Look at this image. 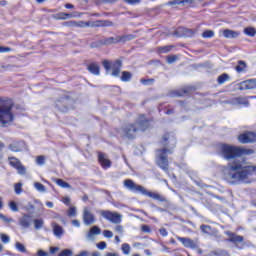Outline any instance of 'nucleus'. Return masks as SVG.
Masks as SVG:
<instances>
[{
	"label": "nucleus",
	"instance_id": "nucleus-64",
	"mask_svg": "<svg viewBox=\"0 0 256 256\" xmlns=\"http://www.w3.org/2000/svg\"><path fill=\"white\" fill-rule=\"evenodd\" d=\"M217 255L229 256V252H227V250H220L217 252Z\"/></svg>",
	"mask_w": 256,
	"mask_h": 256
},
{
	"label": "nucleus",
	"instance_id": "nucleus-60",
	"mask_svg": "<svg viewBox=\"0 0 256 256\" xmlns=\"http://www.w3.org/2000/svg\"><path fill=\"white\" fill-rule=\"evenodd\" d=\"M11 51V48L0 46V53H9Z\"/></svg>",
	"mask_w": 256,
	"mask_h": 256
},
{
	"label": "nucleus",
	"instance_id": "nucleus-54",
	"mask_svg": "<svg viewBox=\"0 0 256 256\" xmlns=\"http://www.w3.org/2000/svg\"><path fill=\"white\" fill-rule=\"evenodd\" d=\"M175 61H177L176 55L168 56L167 63L171 64V63H175Z\"/></svg>",
	"mask_w": 256,
	"mask_h": 256
},
{
	"label": "nucleus",
	"instance_id": "nucleus-1",
	"mask_svg": "<svg viewBox=\"0 0 256 256\" xmlns=\"http://www.w3.org/2000/svg\"><path fill=\"white\" fill-rule=\"evenodd\" d=\"M256 176V166L247 162H236L228 165V173L225 180L229 185H241V183H251V178Z\"/></svg>",
	"mask_w": 256,
	"mask_h": 256
},
{
	"label": "nucleus",
	"instance_id": "nucleus-41",
	"mask_svg": "<svg viewBox=\"0 0 256 256\" xmlns=\"http://www.w3.org/2000/svg\"><path fill=\"white\" fill-rule=\"evenodd\" d=\"M172 48L173 46L171 45L158 47V53H169V51H171Z\"/></svg>",
	"mask_w": 256,
	"mask_h": 256
},
{
	"label": "nucleus",
	"instance_id": "nucleus-55",
	"mask_svg": "<svg viewBox=\"0 0 256 256\" xmlns=\"http://www.w3.org/2000/svg\"><path fill=\"white\" fill-rule=\"evenodd\" d=\"M193 0H181L182 7H187L188 5H192Z\"/></svg>",
	"mask_w": 256,
	"mask_h": 256
},
{
	"label": "nucleus",
	"instance_id": "nucleus-16",
	"mask_svg": "<svg viewBox=\"0 0 256 256\" xmlns=\"http://www.w3.org/2000/svg\"><path fill=\"white\" fill-rule=\"evenodd\" d=\"M18 221L19 225H21L23 229H29V227H31V223H33V218L29 214H24Z\"/></svg>",
	"mask_w": 256,
	"mask_h": 256
},
{
	"label": "nucleus",
	"instance_id": "nucleus-40",
	"mask_svg": "<svg viewBox=\"0 0 256 256\" xmlns=\"http://www.w3.org/2000/svg\"><path fill=\"white\" fill-rule=\"evenodd\" d=\"M67 215L68 217H77V208L75 206H71L68 209Z\"/></svg>",
	"mask_w": 256,
	"mask_h": 256
},
{
	"label": "nucleus",
	"instance_id": "nucleus-3",
	"mask_svg": "<svg viewBox=\"0 0 256 256\" xmlns=\"http://www.w3.org/2000/svg\"><path fill=\"white\" fill-rule=\"evenodd\" d=\"M220 152L226 161H231V159L241 157L242 155H253L255 153L253 149L231 146L229 144H222L220 146Z\"/></svg>",
	"mask_w": 256,
	"mask_h": 256
},
{
	"label": "nucleus",
	"instance_id": "nucleus-56",
	"mask_svg": "<svg viewBox=\"0 0 256 256\" xmlns=\"http://www.w3.org/2000/svg\"><path fill=\"white\" fill-rule=\"evenodd\" d=\"M37 256H49V253L44 251L43 249H39L36 253Z\"/></svg>",
	"mask_w": 256,
	"mask_h": 256
},
{
	"label": "nucleus",
	"instance_id": "nucleus-61",
	"mask_svg": "<svg viewBox=\"0 0 256 256\" xmlns=\"http://www.w3.org/2000/svg\"><path fill=\"white\" fill-rule=\"evenodd\" d=\"M141 231H143V233H151V228L147 225H142Z\"/></svg>",
	"mask_w": 256,
	"mask_h": 256
},
{
	"label": "nucleus",
	"instance_id": "nucleus-6",
	"mask_svg": "<svg viewBox=\"0 0 256 256\" xmlns=\"http://www.w3.org/2000/svg\"><path fill=\"white\" fill-rule=\"evenodd\" d=\"M99 215L106 219V221H110V223H114L115 225H119L121 223L122 216L117 212H111L109 210H99Z\"/></svg>",
	"mask_w": 256,
	"mask_h": 256
},
{
	"label": "nucleus",
	"instance_id": "nucleus-22",
	"mask_svg": "<svg viewBox=\"0 0 256 256\" xmlns=\"http://www.w3.org/2000/svg\"><path fill=\"white\" fill-rule=\"evenodd\" d=\"M191 91V87H185L180 90H173L169 93L170 97H183V95H187Z\"/></svg>",
	"mask_w": 256,
	"mask_h": 256
},
{
	"label": "nucleus",
	"instance_id": "nucleus-27",
	"mask_svg": "<svg viewBox=\"0 0 256 256\" xmlns=\"http://www.w3.org/2000/svg\"><path fill=\"white\" fill-rule=\"evenodd\" d=\"M53 233L55 237H58V239H61V237H63V227H61L59 224H54Z\"/></svg>",
	"mask_w": 256,
	"mask_h": 256
},
{
	"label": "nucleus",
	"instance_id": "nucleus-23",
	"mask_svg": "<svg viewBox=\"0 0 256 256\" xmlns=\"http://www.w3.org/2000/svg\"><path fill=\"white\" fill-rule=\"evenodd\" d=\"M87 69L89 71V73H91L92 75H96L99 76L101 75V67L99 66V64L92 62L87 66Z\"/></svg>",
	"mask_w": 256,
	"mask_h": 256
},
{
	"label": "nucleus",
	"instance_id": "nucleus-34",
	"mask_svg": "<svg viewBox=\"0 0 256 256\" xmlns=\"http://www.w3.org/2000/svg\"><path fill=\"white\" fill-rule=\"evenodd\" d=\"M244 34L247 35L248 37H255L256 30L253 27H247L244 29Z\"/></svg>",
	"mask_w": 256,
	"mask_h": 256
},
{
	"label": "nucleus",
	"instance_id": "nucleus-18",
	"mask_svg": "<svg viewBox=\"0 0 256 256\" xmlns=\"http://www.w3.org/2000/svg\"><path fill=\"white\" fill-rule=\"evenodd\" d=\"M230 105H245L249 107V100L246 97H236L227 101Z\"/></svg>",
	"mask_w": 256,
	"mask_h": 256
},
{
	"label": "nucleus",
	"instance_id": "nucleus-30",
	"mask_svg": "<svg viewBox=\"0 0 256 256\" xmlns=\"http://www.w3.org/2000/svg\"><path fill=\"white\" fill-rule=\"evenodd\" d=\"M131 77H133V74H131V72L123 71L120 79L124 83H128V81H131Z\"/></svg>",
	"mask_w": 256,
	"mask_h": 256
},
{
	"label": "nucleus",
	"instance_id": "nucleus-53",
	"mask_svg": "<svg viewBox=\"0 0 256 256\" xmlns=\"http://www.w3.org/2000/svg\"><path fill=\"white\" fill-rule=\"evenodd\" d=\"M124 3H127L128 5H137L141 3V0H124Z\"/></svg>",
	"mask_w": 256,
	"mask_h": 256
},
{
	"label": "nucleus",
	"instance_id": "nucleus-12",
	"mask_svg": "<svg viewBox=\"0 0 256 256\" xmlns=\"http://www.w3.org/2000/svg\"><path fill=\"white\" fill-rule=\"evenodd\" d=\"M238 141L243 144L255 143L256 134L254 132H245L238 136Z\"/></svg>",
	"mask_w": 256,
	"mask_h": 256
},
{
	"label": "nucleus",
	"instance_id": "nucleus-25",
	"mask_svg": "<svg viewBox=\"0 0 256 256\" xmlns=\"http://www.w3.org/2000/svg\"><path fill=\"white\" fill-rule=\"evenodd\" d=\"M240 33L238 31L235 30H231V29H225L223 31V36L226 39H237V37H239Z\"/></svg>",
	"mask_w": 256,
	"mask_h": 256
},
{
	"label": "nucleus",
	"instance_id": "nucleus-42",
	"mask_svg": "<svg viewBox=\"0 0 256 256\" xmlns=\"http://www.w3.org/2000/svg\"><path fill=\"white\" fill-rule=\"evenodd\" d=\"M34 227H35L36 231H39V229H42L43 228V220L35 219L34 220Z\"/></svg>",
	"mask_w": 256,
	"mask_h": 256
},
{
	"label": "nucleus",
	"instance_id": "nucleus-36",
	"mask_svg": "<svg viewBox=\"0 0 256 256\" xmlns=\"http://www.w3.org/2000/svg\"><path fill=\"white\" fill-rule=\"evenodd\" d=\"M203 39H211L212 37H215V32L212 30H206L202 33Z\"/></svg>",
	"mask_w": 256,
	"mask_h": 256
},
{
	"label": "nucleus",
	"instance_id": "nucleus-63",
	"mask_svg": "<svg viewBox=\"0 0 256 256\" xmlns=\"http://www.w3.org/2000/svg\"><path fill=\"white\" fill-rule=\"evenodd\" d=\"M104 20H97L92 27H103Z\"/></svg>",
	"mask_w": 256,
	"mask_h": 256
},
{
	"label": "nucleus",
	"instance_id": "nucleus-33",
	"mask_svg": "<svg viewBox=\"0 0 256 256\" xmlns=\"http://www.w3.org/2000/svg\"><path fill=\"white\" fill-rule=\"evenodd\" d=\"M217 81H218V85H223L224 83H227V81H229V74L224 73L220 75Z\"/></svg>",
	"mask_w": 256,
	"mask_h": 256
},
{
	"label": "nucleus",
	"instance_id": "nucleus-50",
	"mask_svg": "<svg viewBox=\"0 0 256 256\" xmlns=\"http://www.w3.org/2000/svg\"><path fill=\"white\" fill-rule=\"evenodd\" d=\"M1 241L2 243L7 244L9 241H11V238H9L7 234H1Z\"/></svg>",
	"mask_w": 256,
	"mask_h": 256
},
{
	"label": "nucleus",
	"instance_id": "nucleus-37",
	"mask_svg": "<svg viewBox=\"0 0 256 256\" xmlns=\"http://www.w3.org/2000/svg\"><path fill=\"white\" fill-rule=\"evenodd\" d=\"M121 250L124 255H129V253H131V246L127 243H124L121 246Z\"/></svg>",
	"mask_w": 256,
	"mask_h": 256
},
{
	"label": "nucleus",
	"instance_id": "nucleus-21",
	"mask_svg": "<svg viewBox=\"0 0 256 256\" xmlns=\"http://www.w3.org/2000/svg\"><path fill=\"white\" fill-rule=\"evenodd\" d=\"M95 235H101V228H99V226H92L88 231L86 237L90 241H93L95 239Z\"/></svg>",
	"mask_w": 256,
	"mask_h": 256
},
{
	"label": "nucleus",
	"instance_id": "nucleus-5",
	"mask_svg": "<svg viewBox=\"0 0 256 256\" xmlns=\"http://www.w3.org/2000/svg\"><path fill=\"white\" fill-rule=\"evenodd\" d=\"M102 65L107 73L112 70V77H119L121 73V67H123V62L121 60H116L111 64V62H109L108 60H104L102 62Z\"/></svg>",
	"mask_w": 256,
	"mask_h": 256
},
{
	"label": "nucleus",
	"instance_id": "nucleus-19",
	"mask_svg": "<svg viewBox=\"0 0 256 256\" xmlns=\"http://www.w3.org/2000/svg\"><path fill=\"white\" fill-rule=\"evenodd\" d=\"M117 41H119V38L109 37V38H105L103 40H100L98 42V45H96L95 43H92L91 47L95 48V47H99L101 45H113V43H117Z\"/></svg>",
	"mask_w": 256,
	"mask_h": 256
},
{
	"label": "nucleus",
	"instance_id": "nucleus-32",
	"mask_svg": "<svg viewBox=\"0 0 256 256\" xmlns=\"http://www.w3.org/2000/svg\"><path fill=\"white\" fill-rule=\"evenodd\" d=\"M56 184L59 187H62V189H71V184L67 183L66 181H64L63 179H56Z\"/></svg>",
	"mask_w": 256,
	"mask_h": 256
},
{
	"label": "nucleus",
	"instance_id": "nucleus-46",
	"mask_svg": "<svg viewBox=\"0 0 256 256\" xmlns=\"http://www.w3.org/2000/svg\"><path fill=\"white\" fill-rule=\"evenodd\" d=\"M58 256H73V251L70 249H64L58 254Z\"/></svg>",
	"mask_w": 256,
	"mask_h": 256
},
{
	"label": "nucleus",
	"instance_id": "nucleus-59",
	"mask_svg": "<svg viewBox=\"0 0 256 256\" xmlns=\"http://www.w3.org/2000/svg\"><path fill=\"white\" fill-rule=\"evenodd\" d=\"M2 69H5V71H13V69H15V66L7 64V65H3Z\"/></svg>",
	"mask_w": 256,
	"mask_h": 256
},
{
	"label": "nucleus",
	"instance_id": "nucleus-24",
	"mask_svg": "<svg viewBox=\"0 0 256 256\" xmlns=\"http://www.w3.org/2000/svg\"><path fill=\"white\" fill-rule=\"evenodd\" d=\"M73 17H81V13H79L78 11H75L71 14L69 13H65V12H61L58 14V18L62 21H66V19H73Z\"/></svg>",
	"mask_w": 256,
	"mask_h": 256
},
{
	"label": "nucleus",
	"instance_id": "nucleus-2",
	"mask_svg": "<svg viewBox=\"0 0 256 256\" xmlns=\"http://www.w3.org/2000/svg\"><path fill=\"white\" fill-rule=\"evenodd\" d=\"M176 143L175 138L166 133L163 135L161 141L164 148L156 151V164L162 171H165V173L169 171V159L167 156L173 153L172 149H175Z\"/></svg>",
	"mask_w": 256,
	"mask_h": 256
},
{
	"label": "nucleus",
	"instance_id": "nucleus-58",
	"mask_svg": "<svg viewBox=\"0 0 256 256\" xmlns=\"http://www.w3.org/2000/svg\"><path fill=\"white\" fill-rule=\"evenodd\" d=\"M64 25H66V27H76L77 25V21H68V22H65Z\"/></svg>",
	"mask_w": 256,
	"mask_h": 256
},
{
	"label": "nucleus",
	"instance_id": "nucleus-26",
	"mask_svg": "<svg viewBox=\"0 0 256 256\" xmlns=\"http://www.w3.org/2000/svg\"><path fill=\"white\" fill-rule=\"evenodd\" d=\"M98 161L102 165V167H105V168L111 167V160L105 158V154L101 152L98 154Z\"/></svg>",
	"mask_w": 256,
	"mask_h": 256
},
{
	"label": "nucleus",
	"instance_id": "nucleus-31",
	"mask_svg": "<svg viewBox=\"0 0 256 256\" xmlns=\"http://www.w3.org/2000/svg\"><path fill=\"white\" fill-rule=\"evenodd\" d=\"M200 230L202 233H206L207 235H213V228L209 225L202 224L200 226Z\"/></svg>",
	"mask_w": 256,
	"mask_h": 256
},
{
	"label": "nucleus",
	"instance_id": "nucleus-62",
	"mask_svg": "<svg viewBox=\"0 0 256 256\" xmlns=\"http://www.w3.org/2000/svg\"><path fill=\"white\" fill-rule=\"evenodd\" d=\"M103 27H113V22L111 20H104Z\"/></svg>",
	"mask_w": 256,
	"mask_h": 256
},
{
	"label": "nucleus",
	"instance_id": "nucleus-15",
	"mask_svg": "<svg viewBox=\"0 0 256 256\" xmlns=\"http://www.w3.org/2000/svg\"><path fill=\"white\" fill-rule=\"evenodd\" d=\"M240 91L256 89V79H248L239 84Z\"/></svg>",
	"mask_w": 256,
	"mask_h": 256
},
{
	"label": "nucleus",
	"instance_id": "nucleus-9",
	"mask_svg": "<svg viewBox=\"0 0 256 256\" xmlns=\"http://www.w3.org/2000/svg\"><path fill=\"white\" fill-rule=\"evenodd\" d=\"M224 234L228 237L226 241H228V243H233V245H235L236 247L239 245V243H243V241H245V238L243 236L237 235L235 234V232L225 231Z\"/></svg>",
	"mask_w": 256,
	"mask_h": 256
},
{
	"label": "nucleus",
	"instance_id": "nucleus-14",
	"mask_svg": "<svg viewBox=\"0 0 256 256\" xmlns=\"http://www.w3.org/2000/svg\"><path fill=\"white\" fill-rule=\"evenodd\" d=\"M142 195H146V197H150V199H154V201H160V203H165L167 199L165 197L161 196V194L157 192H152L144 188Z\"/></svg>",
	"mask_w": 256,
	"mask_h": 256
},
{
	"label": "nucleus",
	"instance_id": "nucleus-11",
	"mask_svg": "<svg viewBox=\"0 0 256 256\" xmlns=\"http://www.w3.org/2000/svg\"><path fill=\"white\" fill-rule=\"evenodd\" d=\"M83 223L87 226L95 223V214L88 207H85L83 210Z\"/></svg>",
	"mask_w": 256,
	"mask_h": 256
},
{
	"label": "nucleus",
	"instance_id": "nucleus-7",
	"mask_svg": "<svg viewBox=\"0 0 256 256\" xmlns=\"http://www.w3.org/2000/svg\"><path fill=\"white\" fill-rule=\"evenodd\" d=\"M138 128L135 124H128L121 128L122 137H126V139H135V134L137 133Z\"/></svg>",
	"mask_w": 256,
	"mask_h": 256
},
{
	"label": "nucleus",
	"instance_id": "nucleus-45",
	"mask_svg": "<svg viewBox=\"0 0 256 256\" xmlns=\"http://www.w3.org/2000/svg\"><path fill=\"white\" fill-rule=\"evenodd\" d=\"M9 208L11 209V211H14V213H17V211H19V207L17 206V203L15 201L9 202Z\"/></svg>",
	"mask_w": 256,
	"mask_h": 256
},
{
	"label": "nucleus",
	"instance_id": "nucleus-44",
	"mask_svg": "<svg viewBox=\"0 0 256 256\" xmlns=\"http://www.w3.org/2000/svg\"><path fill=\"white\" fill-rule=\"evenodd\" d=\"M76 27H80V28H83V27H91V23L90 22H87V21H76Z\"/></svg>",
	"mask_w": 256,
	"mask_h": 256
},
{
	"label": "nucleus",
	"instance_id": "nucleus-8",
	"mask_svg": "<svg viewBox=\"0 0 256 256\" xmlns=\"http://www.w3.org/2000/svg\"><path fill=\"white\" fill-rule=\"evenodd\" d=\"M124 187L125 189H128V191H131L132 193H141L143 195V191L145 187L135 183L131 179L124 180Z\"/></svg>",
	"mask_w": 256,
	"mask_h": 256
},
{
	"label": "nucleus",
	"instance_id": "nucleus-35",
	"mask_svg": "<svg viewBox=\"0 0 256 256\" xmlns=\"http://www.w3.org/2000/svg\"><path fill=\"white\" fill-rule=\"evenodd\" d=\"M10 165L17 169L19 165L21 164V161L15 157H9Z\"/></svg>",
	"mask_w": 256,
	"mask_h": 256
},
{
	"label": "nucleus",
	"instance_id": "nucleus-17",
	"mask_svg": "<svg viewBox=\"0 0 256 256\" xmlns=\"http://www.w3.org/2000/svg\"><path fill=\"white\" fill-rule=\"evenodd\" d=\"M176 239L180 241V243H182L184 247H187L189 249L197 248V244L195 243V241L191 240V238L177 236Z\"/></svg>",
	"mask_w": 256,
	"mask_h": 256
},
{
	"label": "nucleus",
	"instance_id": "nucleus-29",
	"mask_svg": "<svg viewBox=\"0 0 256 256\" xmlns=\"http://www.w3.org/2000/svg\"><path fill=\"white\" fill-rule=\"evenodd\" d=\"M133 39H135V36L133 34H129V35H124L122 37H119L116 42L117 43H125L127 41H133Z\"/></svg>",
	"mask_w": 256,
	"mask_h": 256
},
{
	"label": "nucleus",
	"instance_id": "nucleus-13",
	"mask_svg": "<svg viewBox=\"0 0 256 256\" xmlns=\"http://www.w3.org/2000/svg\"><path fill=\"white\" fill-rule=\"evenodd\" d=\"M138 131H147L149 129V120L146 119L145 115H140L134 124Z\"/></svg>",
	"mask_w": 256,
	"mask_h": 256
},
{
	"label": "nucleus",
	"instance_id": "nucleus-20",
	"mask_svg": "<svg viewBox=\"0 0 256 256\" xmlns=\"http://www.w3.org/2000/svg\"><path fill=\"white\" fill-rule=\"evenodd\" d=\"M9 149H11L14 153H19L25 149L24 141L13 142L9 145Z\"/></svg>",
	"mask_w": 256,
	"mask_h": 256
},
{
	"label": "nucleus",
	"instance_id": "nucleus-48",
	"mask_svg": "<svg viewBox=\"0 0 256 256\" xmlns=\"http://www.w3.org/2000/svg\"><path fill=\"white\" fill-rule=\"evenodd\" d=\"M16 169L19 175H25L26 169H25V166H23V164H20Z\"/></svg>",
	"mask_w": 256,
	"mask_h": 256
},
{
	"label": "nucleus",
	"instance_id": "nucleus-47",
	"mask_svg": "<svg viewBox=\"0 0 256 256\" xmlns=\"http://www.w3.org/2000/svg\"><path fill=\"white\" fill-rule=\"evenodd\" d=\"M97 249H100V251H105L107 249V242L102 241L96 244Z\"/></svg>",
	"mask_w": 256,
	"mask_h": 256
},
{
	"label": "nucleus",
	"instance_id": "nucleus-49",
	"mask_svg": "<svg viewBox=\"0 0 256 256\" xmlns=\"http://www.w3.org/2000/svg\"><path fill=\"white\" fill-rule=\"evenodd\" d=\"M37 165H45V156H38L36 158Z\"/></svg>",
	"mask_w": 256,
	"mask_h": 256
},
{
	"label": "nucleus",
	"instance_id": "nucleus-43",
	"mask_svg": "<svg viewBox=\"0 0 256 256\" xmlns=\"http://www.w3.org/2000/svg\"><path fill=\"white\" fill-rule=\"evenodd\" d=\"M117 0H95L96 5H107L109 3H116Z\"/></svg>",
	"mask_w": 256,
	"mask_h": 256
},
{
	"label": "nucleus",
	"instance_id": "nucleus-10",
	"mask_svg": "<svg viewBox=\"0 0 256 256\" xmlns=\"http://www.w3.org/2000/svg\"><path fill=\"white\" fill-rule=\"evenodd\" d=\"M173 35H175L176 37H194L195 30L185 27H179L174 31Z\"/></svg>",
	"mask_w": 256,
	"mask_h": 256
},
{
	"label": "nucleus",
	"instance_id": "nucleus-52",
	"mask_svg": "<svg viewBox=\"0 0 256 256\" xmlns=\"http://www.w3.org/2000/svg\"><path fill=\"white\" fill-rule=\"evenodd\" d=\"M22 185L23 184H21V183L15 184L14 188H15L16 195H21V191H22L21 187H22Z\"/></svg>",
	"mask_w": 256,
	"mask_h": 256
},
{
	"label": "nucleus",
	"instance_id": "nucleus-38",
	"mask_svg": "<svg viewBox=\"0 0 256 256\" xmlns=\"http://www.w3.org/2000/svg\"><path fill=\"white\" fill-rule=\"evenodd\" d=\"M34 187H35L36 190L39 191V193H45V191H47V189L45 188V185H43L40 182L34 183Z\"/></svg>",
	"mask_w": 256,
	"mask_h": 256
},
{
	"label": "nucleus",
	"instance_id": "nucleus-57",
	"mask_svg": "<svg viewBox=\"0 0 256 256\" xmlns=\"http://www.w3.org/2000/svg\"><path fill=\"white\" fill-rule=\"evenodd\" d=\"M167 5H170V6L181 5V0H171V1H168Z\"/></svg>",
	"mask_w": 256,
	"mask_h": 256
},
{
	"label": "nucleus",
	"instance_id": "nucleus-51",
	"mask_svg": "<svg viewBox=\"0 0 256 256\" xmlns=\"http://www.w3.org/2000/svg\"><path fill=\"white\" fill-rule=\"evenodd\" d=\"M103 236L106 237V239H112L113 237V232L110 230H104L103 231Z\"/></svg>",
	"mask_w": 256,
	"mask_h": 256
},
{
	"label": "nucleus",
	"instance_id": "nucleus-28",
	"mask_svg": "<svg viewBox=\"0 0 256 256\" xmlns=\"http://www.w3.org/2000/svg\"><path fill=\"white\" fill-rule=\"evenodd\" d=\"M245 69H247V63H245L243 60L238 61V65L235 67L237 73H243Z\"/></svg>",
	"mask_w": 256,
	"mask_h": 256
},
{
	"label": "nucleus",
	"instance_id": "nucleus-39",
	"mask_svg": "<svg viewBox=\"0 0 256 256\" xmlns=\"http://www.w3.org/2000/svg\"><path fill=\"white\" fill-rule=\"evenodd\" d=\"M15 247L20 253H27V248H25V245L21 244V242H16Z\"/></svg>",
	"mask_w": 256,
	"mask_h": 256
},
{
	"label": "nucleus",
	"instance_id": "nucleus-4",
	"mask_svg": "<svg viewBox=\"0 0 256 256\" xmlns=\"http://www.w3.org/2000/svg\"><path fill=\"white\" fill-rule=\"evenodd\" d=\"M13 100L0 101V126L7 127L14 119Z\"/></svg>",
	"mask_w": 256,
	"mask_h": 256
}]
</instances>
